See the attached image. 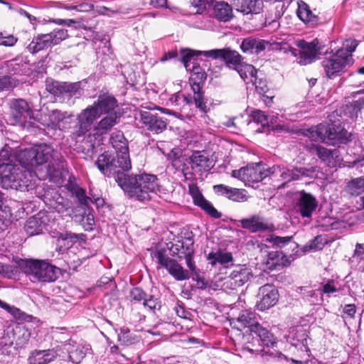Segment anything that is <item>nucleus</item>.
Returning a JSON list of instances; mask_svg holds the SVG:
<instances>
[{"mask_svg": "<svg viewBox=\"0 0 364 364\" xmlns=\"http://www.w3.org/2000/svg\"><path fill=\"white\" fill-rule=\"evenodd\" d=\"M11 151L9 146L0 151V185L21 192L34 188V168L58 158V153L46 144L21 150L14 156Z\"/></svg>", "mask_w": 364, "mask_h": 364, "instance_id": "f257e3e1", "label": "nucleus"}, {"mask_svg": "<svg viewBox=\"0 0 364 364\" xmlns=\"http://www.w3.org/2000/svg\"><path fill=\"white\" fill-rule=\"evenodd\" d=\"M117 107L114 97L100 96L77 116V122L71 132L72 138L86 144L88 151L99 146L102 136L110 132L119 121L120 114L115 110Z\"/></svg>", "mask_w": 364, "mask_h": 364, "instance_id": "f03ea898", "label": "nucleus"}, {"mask_svg": "<svg viewBox=\"0 0 364 364\" xmlns=\"http://www.w3.org/2000/svg\"><path fill=\"white\" fill-rule=\"evenodd\" d=\"M118 186L129 198L141 202L150 200L152 194L161 196L164 193L157 176L146 173L118 178Z\"/></svg>", "mask_w": 364, "mask_h": 364, "instance_id": "7ed1b4c3", "label": "nucleus"}, {"mask_svg": "<svg viewBox=\"0 0 364 364\" xmlns=\"http://www.w3.org/2000/svg\"><path fill=\"white\" fill-rule=\"evenodd\" d=\"M95 164L101 173L107 177H113L117 183L118 178L128 176L129 174L124 172L132 168L129 153L116 152L115 155H111L105 152L98 156Z\"/></svg>", "mask_w": 364, "mask_h": 364, "instance_id": "20e7f679", "label": "nucleus"}, {"mask_svg": "<svg viewBox=\"0 0 364 364\" xmlns=\"http://www.w3.org/2000/svg\"><path fill=\"white\" fill-rule=\"evenodd\" d=\"M18 267L33 282H52L59 274L58 268L43 260L20 259Z\"/></svg>", "mask_w": 364, "mask_h": 364, "instance_id": "39448f33", "label": "nucleus"}, {"mask_svg": "<svg viewBox=\"0 0 364 364\" xmlns=\"http://www.w3.org/2000/svg\"><path fill=\"white\" fill-rule=\"evenodd\" d=\"M353 63L352 58L347 51L339 49L336 53L325 57L321 61V66L328 78L333 79L342 73Z\"/></svg>", "mask_w": 364, "mask_h": 364, "instance_id": "423d86ee", "label": "nucleus"}, {"mask_svg": "<svg viewBox=\"0 0 364 364\" xmlns=\"http://www.w3.org/2000/svg\"><path fill=\"white\" fill-rule=\"evenodd\" d=\"M296 45L298 49L290 48L289 52L293 56H298V63L301 65L312 63L318 59L321 54V46H319L317 39H314L311 42L299 40L296 42Z\"/></svg>", "mask_w": 364, "mask_h": 364, "instance_id": "0eeeda50", "label": "nucleus"}, {"mask_svg": "<svg viewBox=\"0 0 364 364\" xmlns=\"http://www.w3.org/2000/svg\"><path fill=\"white\" fill-rule=\"evenodd\" d=\"M347 134L346 131L339 127L321 124L308 129L306 135L314 141L331 144L333 141L343 139Z\"/></svg>", "mask_w": 364, "mask_h": 364, "instance_id": "6e6552de", "label": "nucleus"}, {"mask_svg": "<svg viewBox=\"0 0 364 364\" xmlns=\"http://www.w3.org/2000/svg\"><path fill=\"white\" fill-rule=\"evenodd\" d=\"M253 333L254 332L250 330L242 333L239 327H237V330L232 331L230 338L235 346V350L243 354L245 353H258L264 351L259 348V340L254 337Z\"/></svg>", "mask_w": 364, "mask_h": 364, "instance_id": "1a4fd4ad", "label": "nucleus"}, {"mask_svg": "<svg viewBox=\"0 0 364 364\" xmlns=\"http://www.w3.org/2000/svg\"><path fill=\"white\" fill-rule=\"evenodd\" d=\"M191 74L189 79L191 89L193 92V101L196 107L202 112H206V105L203 100V92H202L203 84L206 79V74L196 63H193L191 67Z\"/></svg>", "mask_w": 364, "mask_h": 364, "instance_id": "9d476101", "label": "nucleus"}, {"mask_svg": "<svg viewBox=\"0 0 364 364\" xmlns=\"http://www.w3.org/2000/svg\"><path fill=\"white\" fill-rule=\"evenodd\" d=\"M201 55L213 59H223L228 67L232 68L234 70H236L237 67L243 63L241 55L237 51L233 50L230 48L197 52V55Z\"/></svg>", "mask_w": 364, "mask_h": 364, "instance_id": "9b49d317", "label": "nucleus"}, {"mask_svg": "<svg viewBox=\"0 0 364 364\" xmlns=\"http://www.w3.org/2000/svg\"><path fill=\"white\" fill-rule=\"evenodd\" d=\"M46 90L55 97H79L81 95L80 82H58L52 79L46 81Z\"/></svg>", "mask_w": 364, "mask_h": 364, "instance_id": "f8f14e48", "label": "nucleus"}, {"mask_svg": "<svg viewBox=\"0 0 364 364\" xmlns=\"http://www.w3.org/2000/svg\"><path fill=\"white\" fill-rule=\"evenodd\" d=\"M9 112L13 123H23L28 119L33 118L32 106L24 99H12L9 102Z\"/></svg>", "mask_w": 364, "mask_h": 364, "instance_id": "ddd939ff", "label": "nucleus"}, {"mask_svg": "<svg viewBox=\"0 0 364 364\" xmlns=\"http://www.w3.org/2000/svg\"><path fill=\"white\" fill-rule=\"evenodd\" d=\"M158 263L166 268L168 273L176 280L183 281L189 279V272L184 269L176 260L171 259L164 254L162 251H158L155 254Z\"/></svg>", "mask_w": 364, "mask_h": 364, "instance_id": "4468645a", "label": "nucleus"}, {"mask_svg": "<svg viewBox=\"0 0 364 364\" xmlns=\"http://www.w3.org/2000/svg\"><path fill=\"white\" fill-rule=\"evenodd\" d=\"M240 223L242 228L252 233L258 232H270L274 230V225L267 218L259 214L252 215L247 218H242L240 220Z\"/></svg>", "mask_w": 364, "mask_h": 364, "instance_id": "2eb2a0df", "label": "nucleus"}, {"mask_svg": "<svg viewBox=\"0 0 364 364\" xmlns=\"http://www.w3.org/2000/svg\"><path fill=\"white\" fill-rule=\"evenodd\" d=\"M279 167L266 168L262 164H255L245 167V182L258 183L266 177L274 175Z\"/></svg>", "mask_w": 364, "mask_h": 364, "instance_id": "dca6fc26", "label": "nucleus"}, {"mask_svg": "<svg viewBox=\"0 0 364 364\" xmlns=\"http://www.w3.org/2000/svg\"><path fill=\"white\" fill-rule=\"evenodd\" d=\"M139 120L148 130L154 134L161 133L167 126L166 120L149 111L141 110Z\"/></svg>", "mask_w": 364, "mask_h": 364, "instance_id": "f3484780", "label": "nucleus"}, {"mask_svg": "<svg viewBox=\"0 0 364 364\" xmlns=\"http://www.w3.org/2000/svg\"><path fill=\"white\" fill-rule=\"evenodd\" d=\"M316 198L311 193L301 191L299 193L296 207L302 218H310L317 208Z\"/></svg>", "mask_w": 364, "mask_h": 364, "instance_id": "a211bd4d", "label": "nucleus"}, {"mask_svg": "<svg viewBox=\"0 0 364 364\" xmlns=\"http://www.w3.org/2000/svg\"><path fill=\"white\" fill-rule=\"evenodd\" d=\"M260 299L257 302L256 307L259 311H265L274 306L278 301V291L270 284L261 287L259 289Z\"/></svg>", "mask_w": 364, "mask_h": 364, "instance_id": "6ab92c4d", "label": "nucleus"}, {"mask_svg": "<svg viewBox=\"0 0 364 364\" xmlns=\"http://www.w3.org/2000/svg\"><path fill=\"white\" fill-rule=\"evenodd\" d=\"M250 277V272L248 269L242 266L236 267L228 277L225 278L223 285L226 288L235 289L246 283Z\"/></svg>", "mask_w": 364, "mask_h": 364, "instance_id": "aec40b11", "label": "nucleus"}, {"mask_svg": "<svg viewBox=\"0 0 364 364\" xmlns=\"http://www.w3.org/2000/svg\"><path fill=\"white\" fill-rule=\"evenodd\" d=\"M189 193L193 200L194 204L200 207L209 215L217 219L221 217V213H219L213 205L203 197L196 185H189Z\"/></svg>", "mask_w": 364, "mask_h": 364, "instance_id": "412c9836", "label": "nucleus"}, {"mask_svg": "<svg viewBox=\"0 0 364 364\" xmlns=\"http://www.w3.org/2000/svg\"><path fill=\"white\" fill-rule=\"evenodd\" d=\"M48 116V121L45 123V125L52 129L60 130L68 128L70 119L73 117L71 114L58 109L51 110Z\"/></svg>", "mask_w": 364, "mask_h": 364, "instance_id": "4be33fe9", "label": "nucleus"}, {"mask_svg": "<svg viewBox=\"0 0 364 364\" xmlns=\"http://www.w3.org/2000/svg\"><path fill=\"white\" fill-rule=\"evenodd\" d=\"M214 192L220 196H225L230 200L236 202L247 200L245 190L232 188L223 184L215 185L213 186Z\"/></svg>", "mask_w": 364, "mask_h": 364, "instance_id": "5701e85b", "label": "nucleus"}, {"mask_svg": "<svg viewBox=\"0 0 364 364\" xmlns=\"http://www.w3.org/2000/svg\"><path fill=\"white\" fill-rule=\"evenodd\" d=\"M298 17L311 26H315L320 21V18L316 9L311 10L310 6L303 1L298 2Z\"/></svg>", "mask_w": 364, "mask_h": 364, "instance_id": "b1692460", "label": "nucleus"}, {"mask_svg": "<svg viewBox=\"0 0 364 364\" xmlns=\"http://www.w3.org/2000/svg\"><path fill=\"white\" fill-rule=\"evenodd\" d=\"M276 171L274 174L280 173V176L284 183L296 181L302 176L309 177L312 173L314 172V169H308L306 168H283L281 170L280 167Z\"/></svg>", "mask_w": 364, "mask_h": 364, "instance_id": "393cba45", "label": "nucleus"}, {"mask_svg": "<svg viewBox=\"0 0 364 364\" xmlns=\"http://www.w3.org/2000/svg\"><path fill=\"white\" fill-rule=\"evenodd\" d=\"M191 168L198 172L206 171L212 167V161L201 151H194L189 158Z\"/></svg>", "mask_w": 364, "mask_h": 364, "instance_id": "a878e982", "label": "nucleus"}, {"mask_svg": "<svg viewBox=\"0 0 364 364\" xmlns=\"http://www.w3.org/2000/svg\"><path fill=\"white\" fill-rule=\"evenodd\" d=\"M233 5L237 11L244 14H259L262 9L261 0H233Z\"/></svg>", "mask_w": 364, "mask_h": 364, "instance_id": "bb28decb", "label": "nucleus"}, {"mask_svg": "<svg viewBox=\"0 0 364 364\" xmlns=\"http://www.w3.org/2000/svg\"><path fill=\"white\" fill-rule=\"evenodd\" d=\"M236 322L237 323H235L234 321L231 322V324H234V328H248L251 331L252 328H253V326L259 323L257 321V317L255 312L247 309L240 311L238 317L236 319Z\"/></svg>", "mask_w": 364, "mask_h": 364, "instance_id": "cd10ccee", "label": "nucleus"}, {"mask_svg": "<svg viewBox=\"0 0 364 364\" xmlns=\"http://www.w3.org/2000/svg\"><path fill=\"white\" fill-rule=\"evenodd\" d=\"M52 46H53L49 33L39 34L33 38L27 49L31 53H36Z\"/></svg>", "mask_w": 364, "mask_h": 364, "instance_id": "c85d7f7f", "label": "nucleus"}, {"mask_svg": "<svg viewBox=\"0 0 364 364\" xmlns=\"http://www.w3.org/2000/svg\"><path fill=\"white\" fill-rule=\"evenodd\" d=\"M57 355L58 353L54 349L36 350L31 353L28 360L31 364H48L53 361Z\"/></svg>", "mask_w": 364, "mask_h": 364, "instance_id": "c756f323", "label": "nucleus"}, {"mask_svg": "<svg viewBox=\"0 0 364 364\" xmlns=\"http://www.w3.org/2000/svg\"><path fill=\"white\" fill-rule=\"evenodd\" d=\"M268 42L252 37L243 39L240 48L244 53H259L266 48Z\"/></svg>", "mask_w": 364, "mask_h": 364, "instance_id": "7c9ffc66", "label": "nucleus"}, {"mask_svg": "<svg viewBox=\"0 0 364 364\" xmlns=\"http://www.w3.org/2000/svg\"><path fill=\"white\" fill-rule=\"evenodd\" d=\"M252 332L257 336L259 340V346L261 345L264 347H273L276 344V338L274 335L267 328L262 326L259 323L253 326Z\"/></svg>", "mask_w": 364, "mask_h": 364, "instance_id": "2f4dec72", "label": "nucleus"}, {"mask_svg": "<svg viewBox=\"0 0 364 364\" xmlns=\"http://www.w3.org/2000/svg\"><path fill=\"white\" fill-rule=\"evenodd\" d=\"M213 14L218 21L227 22L233 17L232 8L225 1H217L213 6Z\"/></svg>", "mask_w": 364, "mask_h": 364, "instance_id": "473e14b6", "label": "nucleus"}, {"mask_svg": "<svg viewBox=\"0 0 364 364\" xmlns=\"http://www.w3.org/2000/svg\"><path fill=\"white\" fill-rule=\"evenodd\" d=\"M41 214L32 216L26 221L24 229L28 236H33L41 234L46 226L45 222L42 220Z\"/></svg>", "mask_w": 364, "mask_h": 364, "instance_id": "72a5a7b5", "label": "nucleus"}, {"mask_svg": "<svg viewBox=\"0 0 364 364\" xmlns=\"http://www.w3.org/2000/svg\"><path fill=\"white\" fill-rule=\"evenodd\" d=\"M269 268L272 269H281L288 265L290 262L287 255L282 251H272L268 254L267 261Z\"/></svg>", "mask_w": 364, "mask_h": 364, "instance_id": "f704fd0d", "label": "nucleus"}, {"mask_svg": "<svg viewBox=\"0 0 364 364\" xmlns=\"http://www.w3.org/2000/svg\"><path fill=\"white\" fill-rule=\"evenodd\" d=\"M13 326H8L0 335V350L3 354H9L10 348L15 343Z\"/></svg>", "mask_w": 364, "mask_h": 364, "instance_id": "c9c22d12", "label": "nucleus"}, {"mask_svg": "<svg viewBox=\"0 0 364 364\" xmlns=\"http://www.w3.org/2000/svg\"><path fill=\"white\" fill-rule=\"evenodd\" d=\"M65 350L68 352L69 359L74 363H79L85 357L88 348L80 344H66Z\"/></svg>", "mask_w": 364, "mask_h": 364, "instance_id": "e433bc0d", "label": "nucleus"}, {"mask_svg": "<svg viewBox=\"0 0 364 364\" xmlns=\"http://www.w3.org/2000/svg\"><path fill=\"white\" fill-rule=\"evenodd\" d=\"M109 141L116 152L129 153L128 143L122 132L118 131L112 133Z\"/></svg>", "mask_w": 364, "mask_h": 364, "instance_id": "4c0bfd02", "label": "nucleus"}, {"mask_svg": "<svg viewBox=\"0 0 364 364\" xmlns=\"http://www.w3.org/2000/svg\"><path fill=\"white\" fill-rule=\"evenodd\" d=\"M117 333L118 341L120 344L124 346H131L139 342V337L130 332L127 327H122L119 328V332L116 329Z\"/></svg>", "mask_w": 364, "mask_h": 364, "instance_id": "58836bf2", "label": "nucleus"}, {"mask_svg": "<svg viewBox=\"0 0 364 364\" xmlns=\"http://www.w3.org/2000/svg\"><path fill=\"white\" fill-rule=\"evenodd\" d=\"M235 70H237L246 84L252 83L257 75V71L253 65L244 63L240 66L237 67Z\"/></svg>", "mask_w": 364, "mask_h": 364, "instance_id": "ea45409f", "label": "nucleus"}, {"mask_svg": "<svg viewBox=\"0 0 364 364\" xmlns=\"http://www.w3.org/2000/svg\"><path fill=\"white\" fill-rule=\"evenodd\" d=\"M15 336V345L17 348L23 347L28 341L31 333L28 329L22 326H13Z\"/></svg>", "mask_w": 364, "mask_h": 364, "instance_id": "a19ab883", "label": "nucleus"}, {"mask_svg": "<svg viewBox=\"0 0 364 364\" xmlns=\"http://www.w3.org/2000/svg\"><path fill=\"white\" fill-rule=\"evenodd\" d=\"M364 190V180L363 177L350 181L346 187V191L351 196H358Z\"/></svg>", "mask_w": 364, "mask_h": 364, "instance_id": "79ce46f5", "label": "nucleus"}, {"mask_svg": "<svg viewBox=\"0 0 364 364\" xmlns=\"http://www.w3.org/2000/svg\"><path fill=\"white\" fill-rule=\"evenodd\" d=\"M364 108V97L359 98L346 106V112L352 119L357 118L358 113Z\"/></svg>", "mask_w": 364, "mask_h": 364, "instance_id": "37998d69", "label": "nucleus"}, {"mask_svg": "<svg viewBox=\"0 0 364 364\" xmlns=\"http://www.w3.org/2000/svg\"><path fill=\"white\" fill-rule=\"evenodd\" d=\"M196 55V52L193 50L186 48L180 50L179 60L183 63L186 70H191V65L195 63L194 56Z\"/></svg>", "mask_w": 364, "mask_h": 364, "instance_id": "c03bdc74", "label": "nucleus"}, {"mask_svg": "<svg viewBox=\"0 0 364 364\" xmlns=\"http://www.w3.org/2000/svg\"><path fill=\"white\" fill-rule=\"evenodd\" d=\"M7 68L10 74H18L26 68V64L22 58H16L7 62Z\"/></svg>", "mask_w": 364, "mask_h": 364, "instance_id": "a18cd8bd", "label": "nucleus"}, {"mask_svg": "<svg viewBox=\"0 0 364 364\" xmlns=\"http://www.w3.org/2000/svg\"><path fill=\"white\" fill-rule=\"evenodd\" d=\"M208 259L211 260V264L213 265L215 264L217 262L220 264H227L232 261V256L230 252H211L208 255Z\"/></svg>", "mask_w": 364, "mask_h": 364, "instance_id": "49530a36", "label": "nucleus"}, {"mask_svg": "<svg viewBox=\"0 0 364 364\" xmlns=\"http://www.w3.org/2000/svg\"><path fill=\"white\" fill-rule=\"evenodd\" d=\"M193 252V241L192 240H188V242L186 243L185 255H179L180 259L183 258L186 259V265L191 271L195 270V265L192 259Z\"/></svg>", "mask_w": 364, "mask_h": 364, "instance_id": "de8ad7c7", "label": "nucleus"}, {"mask_svg": "<svg viewBox=\"0 0 364 364\" xmlns=\"http://www.w3.org/2000/svg\"><path fill=\"white\" fill-rule=\"evenodd\" d=\"M53 208L60 213L68 211L71 208L70 202L60 195H58L54 204L52 205Z\"/></svg>", "mask_w": 364, "mask_h": 364, "instance_id": "09e8293b", "label": "nucleus"}, {"mask_svg": "<svg viewBox=\"0 0 364 364\" xmlns=\"http://www.w3.org/2000/svg\"><path fill=\"white\" fill-rule=\"evenodd\" d=\"M72 192L82 205H88L90 203L92 202V199L86 196L85 191L79 186H74L72 188Z\"/></svg>", "mask_w": 364, "mask_h": 364, "instance_id": "8fccbe9b", "label": "nucleus"}, {"mask_svg": "<svg viewBox=\"0 0 364 364\" xmlns=\"http://www.w3.org/2000/svg\"><path fill=\"white\" fill-rule=\"evenodd\" d=\"M53 46L59 44L61 41L67 39L69 36L66 29H55L49 33Z\"/></svg>", "mask_w": 364, "mask_h": 364, "instance_id": "3c124183", "label": "nucleus"}, {"mask_svg": "<svg viewBox=\"0 0 364 364\" xmlns=\"http://www.w3.org/2000/svg\"><path fill=\"white\" fill-rule=\"evenodd\" d=\"M18 272V267L0 262V277L11 278Z\"/></svg>", "mask_w": 364, "mask_h": 364, "instance_id": "603ef678", "label": "nucleus"}, {"mask_svg": "<svg viewBox=\"0 0 364 364\" xmlns=\"http://www.w3.org/2000/svg\"><path fill=\"white\" fill-rule=\"evenodd\" d=\"M0 308L6 310L8 313L11 314L14 318L21 319L23 318V312L14 306H11L5 301L0 299Z\"/></svg>", "mask_w": 364, "mask_h": 364, "instance_id": "864d4df0", "label": "nucleus"}, {"mask_svg": "<svg viewBox=\"0 0 364 364\" xmlns=\"http://www.w3.org/2000/svg\"><path fill=\"white\" fill-rule=\"evenodd\" d=\"M0 308L6 310L8 313L11 314L14 318L21 319L23 318V312L14 306H11L5 301L0 299Z\"/></svg>", "mask_w": 364, "mask_h": 364, "instance_id": "5fc2aeb1", "label": "nucleus"}, {"mask_svg": "<svg viewBox=\"0 0 364 364\" xmlns=\"http://www.w3.org/2000/svg\"><path fill=\"white\" fill-rule=\"evenodd\" d=\"M313 149L315 150L316 155L322 161H329L332 157V151L321 146H314Z\"/></svg>", "mask_w": 364, "mask_h": 364, "instance_id": "6e6d98bb", "label": "nucleus"}, {"mask_svg": "<svg viewBox=\"0 0 364 364\" xmlns=\"http://www.w3.org/2000/svg\"><path fill=\"white\" fill-rule=\"evenodd\" d=\"M325 241L321 236H316L314 240L304 247L305 250H321L325 245Z\"/></svg>", "mask_w": 364, "mask_h": 364, "instance_id": "4d7b16f0", "label": "nucleus"}, {"mask_svg": "<svg viewBox=\"0 0 364 364\" xmlns=\"http://www.w3.org/2000/svg\"><path fill=\"white\" fill-rule=\"evenodd\" d=\"M143 306L149 310H154L156 309H160L161 307L160 301L159 299L152 295L146 296L143 302Z\"/></svg>", "mask_w": 364, "mask_h": 364, "instance_id": "13d9d810", "label": "nucleus"}, {"mask_svg": "<svg viewBox=\"0 0 364 364\" xmlns=\"http://www.w3.org/2000/svg\"><path fill=\"white\" fill-rule=\"evenodd\" d=\"M129 296L132 301L143 303L147 294L141 288L135 287L130 291Z\"/></svg>", "mask_w": 364, "mask_h": 364, "instance_id": "bf43d9fd", "label": "nucleus"}, {"mask_svg": "<svg viewBox=\"0 0 364 364\" xmlns=\"http://www.w3.org/2000/svg\"><path fill=\"white\" fill-rule=\"evenodd\" d=\"M252 84L255 86L257 92L261 95H264L268 91V87L266 80L257 75L252 82Z\"/></svg>", "mask_w": 364, "mask_h": 364, "instance_id": "052dcab7", "label": "nucleus"}, {"mask_svg": "<svg viewBox=\"0 0 364 364\" xmlns=\"http://www.w3.org/2000/svg\"><path fill=\"white\" fill-rule=\"evenodd\" d=\"M251 116L255 122L260 123L263 126L269 123V117L261 110L256 109L252 111Z\"/></svg>", "mask_w": 364, "mask_h": 364, "instance_id": "680f3d73", "label": "nucleus"}, {"mask_svg": "<svg viewBox=\"0 0 364 364\" xmlns=\"http://www.w3.org/2000/svg\"><path fill=\"white\" fill-rule=\"evenodd\" d=\"M291 237H279L276 235H272L267 240L272 242L274 245H277L279 247H282L287 244H288L291 240Z\"/></svg>", "mask_w": 364, "mask_h": 364, "instance_id": "e2e57ef3", "label": "nucleus"}, {"mask_svg": "<svg viewBox=\"0 0 364 364\" xmlns=\"http://www.w3.org/2000/svg\"><path fill=\"white\" fill-rule=\"evenodd\" d=\"M17 41L18 38L13 35L4 36L2 33H0V46H13Z\"/></svg>", "mask_w": 364, "mask_h": 364, "instance_id": "0e129e2a", "label": "nucleus"}, {"mask_svg": "<svg viewBox=\"0 0 364 364\" xmlns=\"http://www.w3.org/2000/svg\"><path fill=\"white\" fill-rule=\"evenodd\" d=\"M93 5L87 3H82L76 6H66L67 10H76L78 12H89L93 10Z\"/></svg>", "mask_w": 364, "mask_h": 364, "instance_id": "69168bd1", "label": "nucleus"}, {"mask_svg": "<svg viewBox=\"0 0 364 364\" xmlns=\"http://www.w3.org/2000/svg\"><path fill=\"white\" fill-rule=\"evenodd\" d=\"M191 4L193 6L197 8V14H202L205 9V4H208V0H191Z\"/></svg>", "mask_w": 364, "mask_h": 364, "instance_id": "338daca9", "label": "nucleus"}, {"mask_svg": "<svg viewBox=\"0 0 364 364\" xmlns=\"http://www.w3.org/2000/svg\"><path fill=\"white\" fill-rule=\"evenodd\" d=\"M190 238L187 239L186 242H181V244H176L172 249L173 253L177 255L179 257V255H184L186 252V243Z\"/></svg>", "mask_w": 364, "mask_h": 364, "instance_id": "774afa93", "label": "nucleus"}]
</instances>
